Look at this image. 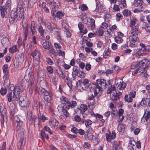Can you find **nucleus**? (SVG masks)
<instances>
[{"label": "nucleus", "instance_id": "nucleus-1", "mask_svg": "<svg viewBox=\"0 0 150 150\" xmlns=\"http://www.w3.org/2000/svg\"><path fill=\"white\" fill-rule=\"evenodd\" d=\"M61 102L62 104L59 105L57 107L59 111L62 112L65 109L63 104H64L65 108L68 110L70 108H73L76 105V101H71L66 97L62 96L60 98Z\"/></svg>", "mask_w": 150, "mask_h": 150}, {"label": "nucleus", "instance_id": "nucleus-2", "mask_svg": "<svg viewBox=\"0 0 150 150\" xmlns=\"http://www.w3.org/2000/svg\"><path fill=\"white\" fill-rule=\"evenodd\" d=\"M25 88V87L21 84L20 85L16 84L15 87L12 84L10 85L9 88L11 90L13 89V98L15 100L17 101L20 98V92H23Z\"/></svg>", "mask_w": 150, "mask_h": 150}, {"label": "nucleus", "instance_id": "nucleus-3", "mask_svg": "<svg viewBox=\"0 0 150 150\" xmlns=\"http://www.w3.org/2000/svg\"><path fill=\"white\" fill-rule=\"evenodd\" d=\"M23 11L16 9H14L11 11L9 21L10 23H12L20 20L23 15Z\"/></svg>", "mask_w": 150, "mask_h": 150}, {"label": "nucleus", "instance_id": "nucleus-4", "mask_svg": "<svg viewBox=\"0 0 150 150\" xmlns=\"http://www.w3.org/2000/svg\"><path fill=\"white\" fill-rule=\"evenodd\" d=\"M130 35L129 37V40L130 42V46H133L134 45V43H135L137 39H138V33L139 31L138 29V27L136 26L131 29L130 31Z\"/></svg>", "mask_w": 150, "mask_h": 150}, {"label": "nucleus", "instance_id": "nucleus-5", "mask_svg": "<svg viewBox=\"0 0 150 150\" xmlns=\"http://www.w3.org/2000/svg\"><path fill=\"white\" fill-rule=\"evenodd\" d=\"M0 121L1 124L4 125L6 123L8 120L7 110L6 108L2 104H0Z\"/></svg>", "mask_w": 150, "mask_h": 150}, {"label": "nucleus", "instance_id": "nucleus-6", "mask_svg": "<svg viewBox=\"0 0 150 150\" xmlns=\"http://www.w3.org/2000/svg\"><path fill=\"white\" fill-rule=\"evenodd\" d=\"M24 60V54L19 53L16 54L13 62V65L15 67L18 68L21 66Z\"/></svg>", "mask_w": 150, "mask_h": 150}, {"label": "nucleus", "instance_id": "nucleus-7", "mask_svg": "<svg viewBox=\"0 0 150 150\" xmlns=\"http://www.w3.org/2000/svg\"><path fill=\"white\" fill-rule=\"evenodd\" d=\"M33 59V62L36 66L39 64L40 58L42 57V55L40 51L38 50L33 51L31 54Z\"/></svg>", "mask_w": 150, "mask_h": 150}, {"label": "nucleus", "instance_id": "nucleus-8", "mask_svg": "<svg viewBox=\"0 0 150 150\" xmlns=\"http://www.w3.org/2000/svg\"><path fill=\"white\" fill-rule=\"evenodd\" d=\"M11 5L1 6L0 8V13L2 18H6L8 17L11 10Z\"/></svg>", "mask_w": 150, "mask_h": 150}, {"label": "nucleus", "instance_id": "nucleus-9", "mask_svg": "<svg viewBox=\"0 0 150 150\" xmlns=\"http://www.w3.org/2000/svg\"><path fill=\"white\" fill-rule=\"evenodd\" d=\"M12 123L14 125H16V132L18 133L19 130L21 128L23 122L20 121L19 117L17 116H15L14 118L12 120Z\"/></svg>", "mask_w": 150, "mask_h": 150}, {"label": "nucleus", "instance_id": "nucleus-10", "mask_svg": "<svg viewBox=\"0 0 150 150\" xmlns=\"http://www.w3.org/2000/svg\"><path fill=\"white\" fill-rule=\"evenodd\" d=\"M116 134L115 130H113L111 133L109 131V133L105 134L106 141L108 142H111L112 140L114 139L115 138Z\"/></svg>", "mask_w": 150, "mask_h": 150}, {"label": "nucleus", "instance_id": "nucleus-11", "mask_svg": "<svg viewBox=\"0 0 150 150\" xmlns=\"http://www.w3.org/2000/svg\"><path fill=\"white\" fill-rule=\"evenodd\" d=\"M21 134L22 135L21 136L20 140L18 143V147L19 149H23L25 144V140H24V133L22 132Z\"/></svg>", "mask_w": 150, "mask_h": 150}, {"label": "nucleus", "instance_id": "nucleus-12", "mask_svg": "<svg viewBox=\"0 0 150 150\" xmlns=\"http://www.w3.org/2000/svg\"><path fill=\"white\" fill-rule=\"evenodd\" d=\"M97 83L98 85H100L99 86L101 88L105 89L108 86L106 81L103 79H98L96 80Z\"/></svg>", "mask_w": 150, "mask_h": 150}, {"label": "nucleus", "instance_id": "nucleus-13", "mask_svg": "<svg viewBox=\"0 0 150 150\" xmlns=\"http://www.w3.org/2000/svg\"><path fill=\"white\" fill-rule=\"evenodd\" d=\"M42 23L49 30L50 32L52 33L53 31V23H52L48 19L45 20L43 21Z\"/></svg>", "mask_w": 150, "mask_h": 150}, {"label": "nucleus", "instance_id": "nucleus-14", "mask_svg": "<svg viewBox=\"0 0 150 150\" xmlns=\"http://www.w3.org/2000/svg\"><path fill=\"white\" fill-rule=\"evenodd\" d=\"M79 83L78 86L80 88L83 89L84 87L86 88V86L89 83V80L87 79H83V80H78Z\"/></svg>", "mask_w": 150, "mask_h": 150}, {"label": "nucleus", "instance_id": "nucleus-15", "mask_svg": "<svg viewBox=\"0 0 150 150\" xmlns=\"http://www.w3.org/2000/svg\"><path fill=\"white\" fill-rule=\"evenodd\" d=\"M23 100H20L19 102V105L23 108H28L29 107L30 104V102L27 99L24 100L23 98Z\"/></svg>", "mask_w": 150, "mask_h": 150}, {"label": "nucleus", "instance_id": "nucleus-16", "mask_svg": "<svg viewBox=\"0 0 150 150\" xmlns=\"http://www.w3.org/2000/svg\"><path fill=\"white\" fill-rule=\"evenodd\" d=\"M89 19L86 23V24L92 30H93L95 28V21L91 18H89Z\"/></svg>", "mask_w": 150, "mask_h": 150}, {"label": "nucleus", "instance_id": "nucleus-17", "mask_svg": "<svg viewBox=\"0 0 150 150\" xmlns=\"http://www.w3.org/2000/svg\"><path fill=\"white\" fill-rule=\"evenodd\" d=\"M114 150H120L121 149L119 141L114 140L111 142Z\"/></svg>", "mask_w": 150, "mask_h": 150}, {"label": "nucleus", "instance_id": "nucleus-18", "mask_svg": "<svg viewBox=\"0 0 150 150\" xmlns=\"http://www.w3.org/2000/svg\"><path fill=\"white\" fill-rule=\"evenodd\" d=\"M144 114L141 118V122H144L146 120V121L148 120L149 119L150 117V111H148L146 113V115L144 117L146 113V110L144 109Z\"/></svg>", "mask_w": 150, "mask_h": 150}, {"label": "nucleus", "instance_id": "nucleus-19", "mask_svg": "<svg viewBox=\"0 0 150 150\" xmlns=\"http://www.w3.org/2000/svg\"><path fill=\"white\" fill-rule=\"evenodd\" d=\"M23 7H25V5L24 6L23 1V0H19L17 5V8L16 9L23 11Z\"/></svg>", "mask_w": 150, "mask_h": 150}, {"label": "nucleus", "instance_id": "nucleus-20", "mask_svg": "<svg viewBox=\"0 0 150 150\" xmlns=\"http://www.w3.org/2000/svg\"><path fill=\"white\" fill-rule=\"evenodd\" d=\"M98 98L96 99V98H95V95H94V96L93 94H91L90 96L88 95V100H91L93 99L94 100L93 102H92V103H91V102L88 103L89 107L90 105L91 106H93L95 104L94 103L95 102H97L98 101Z\"/></svg>", "mask_w": 150, "mask_h": 150}, {"label": "nucleus", "instance_id": "nucleus-21", "mask_svg": "<svg viewBox=\"0 0 150 150\" xmlns=\"http://www.w3.org/2000/svg\"><path fill=\"white\" fill-rule=\"evenodd\" d=\"M37 29L39 33L41 36H44L45 30L44 29L40 24H39L38 26Z\"/></svg>", "mask_w": 150, "mask_h": 150}, {"label": "nucleus", "instance_id": "nucleus-22", "mask_svg": "<svg viewBox=\"0 0 150 150\" xmlns=\"http://www.w3.org/2000/svg\"><path fill=\"white\" fill-rule=\"evenodd\" d=\"M137 21L136 18L134 17H132L130 19V26L131 28V29H132L135 26H137L138 27V29H139V26L137 25H135Z\"/></svg>", "mask_w": 150, "mask_h": 150}, {"label": "nucleus", "instance_id": "nucleus-23", "mask_svg": "<svg viewBox=\"0 0 150 150\" xmlns=\"http://www.w3.org/2000/svg\"><path fill=\"white\" fill-rule=\"evenodd\" d=\"M23 40L26 41L28 36V28L27 27H24L23 25Z\"/></svg>", "mask_w": 150, "mask_h": 150}, {"label": "nucleus", "instance_id": "nucleus-24", "mask_svg": "<svg viewBox=\"0 0 150 150\" xmlns=\"http://www.w3.org/2000/svg\"><path fill=\"white\" fill-rule=\"evenodd\" d=\"M102 89L100 86L98 85L94 89V94L95 95V98H98L100 94L99 93L100 91Z\"/></svg>", "mask_w": 150, "mask_h": 150}, {"label": "nucleus", "instance_id": "nucleus-25", "mask_svg": "<svg viewBox=\"0 0 150 150\" xmlns=\"http://www.w3.org/2000/svg\"><path fill=\"white\" fill-rule=\"evenodd\" d=\"M117 88L121 90H124L126 87V84L123 81L117 83Z\"/></svg>", "mask_w": 150, "mask_h": 150}, {"label": "nucleus", "instance_id": "nucleus-26", "mask_svg": "<svg viewBox=\"0 0 150 150\" xmlns=\"http://www.w3.org/2000/svg\"><path fill=\"white\" fill-rule=\"evenodd\" d=\"M118 4L119 7L121 8H124L126 6V0H117Z\"/></svg>", "mask_w": 150, "mask_h": 150}, {"label": "nucleus", "instance_id": "nucleus-27", "mask_svg": "<svg viewBox=\"0 0 150 150\" xmlns=\"http://www.w3.org/2000/svg\"><path fill=\"white\" fill-rule=\"evenodd\" d=\"M27 117L28 120L31 121L36 118V116L34 115L32 113V111L30 110L28 112Z\"/></svg>", "mask_w": 150, "mask_h": 150}, {"label": "nucleus", "instance_id": "nucleus-28", "mask_svg": "<svg viewBox=\"0 0 150 150\" xmlns=\"http://www.w3.org/2000/svg\"><path fill=\"white\" fill-rule=\"evenodd\" d=\"M146 51V48L139 49L135 54V56L138 58H139V56L142 55Z\"/></svg>", "mask_w": 150, "mask_h": 150}, {"label": "nucleus", "instance_id": "nucleus-29", "mask_svg": "<svg viewBox=\"0 0 150 150\" xmlns=\"http://www.w3.org/2000/svg\"><path fill=\"white\" fill-rule=\"evenodd\" d=\"M49 125L52 127H55L57 126L59 124L58 122L55 119L51 120L49 121Z\"/></svg>", "mask_w": 150, "mask_h": 150}, {"label": "nucleus", "instance_id": "nucleus-30", "mask_svg": "<svg viewBox=\"0 0 150 150\" xmlns=\"http://www.w3.org/2000/svg\"><path fill=\"white\" fill-rule=\"evenodd\" d=\"M120 97V94L119 93H117L116 91L113 93L112 96L111 97V99L112 100H117Z\"/></svg>", "mask_w": 150, "mask_h": 150}, {"label": "nucleus", "instance_id": "nucleus-31", "mask_svg": "<svg viewBox=\"0 0 150 150\" xmlns=\"http://www.w3.org/2000/svg\"><path fill=\"white\" fill-rule=\"evenodd\" d=\"M143 4V1L142 0H135L134 1L133 5L135 6H141Z\"/></svg>", "mask_w": 150, "mask_h": 150}, {"label": "nucleus", "instance_id": "nucleus-32", "mask_svg": "<svg viewBox=\"0 0 150 150\" xmlns=\"http://www.w3.org/2000/svg\"><path fill=\"white\" fill-rule=\"evenodd\" d=\"M147 60L148 59L146 58H144L142 60L139 62L137 63V64H138V66L139 69L142 68L143 66L145 65V62L147 61Z\"/></svg>", "mask_w": 150, "mask_h": 150}, {"label": "nucleus", "instance_id": "nucleus-33", "mask_svg": "<svg viewBox=\"0 0 150 150\" xmlns=\"http://www.w3.org/2000/svg\"><path fill=\"white\" fill-rule=\"evenodd\" d=\"M79 71V70L78 69V67L76 66H74L73 69V72H72V76H74L78 75V74Z\"/></svg>", "mask_w": 150, "mask_h": 150}, {"label": "nucleus", "instance_id": "nucleus-34", "mask_svg": "<svg viewBox=\"0 0 150 150\" xmlns=\"http://www.w3.org/2000/svg\"><path fill=\"white\" fill-rule=\"evenodd\" d=\"M79 109L81 110L80 112L82 114L87 110V106L84 104H81Z\"/></svg>", "mask_w": 150, "mask_h": 150}, {"label": "nucleus", "instance_id": "nucleus-35", "mask_svg": "<svg viewBox=\"0 0 150 150\" xmlns=\"http://www.w3.org/2000/svg\"><path fill=\"white\" fill-rule=\"evenodd\" d=\"M10 90L9 91L8 93L7 94V99L8 100L9 102H11L12 101V98L13 96H12V92H13V89H12V90H11L10 89ZM13 100H15L14 99Z\"/></svg>", "mask_w": 150, "mask_h": 150}, {"label": "nucleus", "instance_id": "nucleus-36", "mask_svg": "<svg viewBox=\"0 0 150 150\" xmlns=\"http://www.w3.org/2000/svg\"><path fill=\"white\" fill-rule=\"evenodd\" d=\"M117 130L121 134H122L125 131V128L124 126L122 124H120L117 127Z\"/></svg>", "mask_w": 150, "mask_h": 150}, {"label": "nucleus", "instance_id": "nucleus-37", "mask_svg": "<svg viewBox=\"0 0 150 150\" xmlns=\"http://www.w3.org/2000/svg\"><path fill=\"white\" fill-rule=\"evenodd\" d=\"M112 18V16L109 12H105L104 18L105 21H108Z\"/></svg>", "mask_w": 150, "mask_h": 150}, {"label": "nucleus", "instance_id": "nucleus-38", "mask_svg": "<svg viewBox=\"0 0 150 150\" xmlns=\"http://www.w3.org/2000/svg\"><path fill=\"white\" fill-rule=\"evenodd\" d=\"M52 94H49L47 96H44V99L45 101L48 102H50L52 100Z\"/></svg>", "mask_w": 150, "mask_h": 150}, {"label": "nucleus", "instance_id": "nucleus-39", "mask_svg": "<svg viewBox=\"0 0 150 150\" xmlns=\"http://www.w3.org/2000/svg\"><path fill=\"white\" fill-rule=\"evenodd\" d=\"M114 40L115 42L118 44L122 43L123 41L122 38L119 36L115 37Z\"/></svg>", "mask_w": 150, "mask_h": 150}, {"label": "nucleus", "instance_id": "nucleus-40", "mask_svg": "<svg viewBox=\"0 0 150 150\" xmlns=\"http://www.w3.org/2000/svg\"><path fill=\"white\" fill-rule=\"evenodd\" d=\"M140 105L142 107H146L147 106V102L145 98H143L140 102Z\"/></svg>", "mask_w": 150, "mask_h": 150}, {"label": "nucleus", "instance_id": "nucleus-41", "mask_svg": "<svg viewBox=\"0 0 150 150\" xmlns=\"http://www.w3.org/2000/svg\"><path fill=\"white\" fill-rule=\"evenodd\" d=\"M124 16L128 17L130 16L131 14V12L128 9H125L122 12Z\"/></svg>", "mask_w": 150, "mask_h": 150}, {"label": "nucleus", "instance_id": "nucleus-42", "mask_svg": "<svg viewBox=\"0 0 150 150\" xmlns=\"http://www.w3.org/2000/svg\"><path fill=\"white\" fill-rule=\"evenodd\" d=\"M115 89V87L114 86L111 85L109 86L108 89L107 91V93L108 94L110 93L112 91Z\"/></svg>", "mask_w": 150, "mask_h": 150}, {"label": "nucleus", "instance_id": "nucleus-43", "mask_svg": "<svg viewBox=\"0 0 150 150\" xmlns=\"http://www.w3.org/2000/svg\"><path fill=\"white\" fill-rule=\"evenodd\" d=\"M40 135L41 137V139L43 141H45V138L46 137V134L45 133V130L42 129L41 130Z\"/></svg>", "mask_w": 150, "mask_h": 150}, {"label": "nucleus", "instance_id": "nucleus-44", "mask_svg": "<svg viewBox=\"0 0 150 150\" xmlns=\"http://www.w3.org/2000/svg\"><path fill=\"white\" fill-rule=\"evenodd\" d=\"M105 10V8H103V6H101L98 7V9L96 10V11L98 13V14H100L104 12Z\"/></svg>", "mask_w": 150, "mask_h": 150}, {"label": "nucleus", "instance_id": "nucleus-45", "mask_svg": "<svg viewBox=\"0 0 150 150\" xmlns=\"http://www.w3.org/2000/svg\"><path fill=\"white\" fill-rule=\"evenodd\" d=\"M17 46L14 45L9 49V51L11 54L17 51Z\"/></svg>", "mask_w": 150, "mask_h": 150}, {"label": "nucleus", "instance_id": "nucleus-46", "mask_svg": "<svg viewBox=\"0 0 150 150\" xmlns=\"http://www.w3.org/2000/svg\"><path fill=\"white\" fill-rule=\"evenodd\" d=\"M31 121L34 123V125H40V119L39 118H37V117L36 116V118L33 120H32Z\"/></svg>", "mask_w": 150, "mask_h": 150}, {"label": "nucleus", "instance_id": "nucleus-47", "mask_svg": "<svg viewBox=\"0 0 150 150\" xmlns=\"http://www.w3.org/2000/svg\"><path fill=\"white\" fill-rule=\"evenodd\" d=\"M127 94L124 97L125 100V102L128 103L131 102L132 101V98L130 96H129Z\"/></svg>", "mask_w": 150, "mask_h": 150}, {"label": "nucleus", "instance_id": "nucleus-48", "mask_svg": "<svg viewBox=\"0 0 150 150\" xmlns=\"http://www.w3.org/2000/svg\"><path fill=\"white\" fill-rule=\"evenodd\" d=\"M42 46L45 49H49L50 47L49 42L47 41H45L42 44Z\"/></svg>", "mask_w": 150, "mask_h": 150}, {"label": "nucleus", "instance_id": "nucleus-49", "mask_svg": "<svg viewBox=\"0 0 150 150\" xmlns=\"http://www.w3.org/2000/svg\"><path fill=\"white\" fill-rule=\"evenodd\" d=\"M64 16V13L61 11H58L56 13V17H57L59 19L62 18V17Z\"/></svg>", "mask_w": 150, "mask_h": 150}, {"label": "nucleus", "instance_id": "nucleus-50", "mask_svg": "<svg viewBox=\"0 0 150 150\" xmlns=\"http://www.w3.org/2000/svg\"><path fill=\"white\" fill-rule=\"evenodd\" d=\"M56 75L52 76V77L51 79L54 85H56L57 84L58 81V78H57Z\"/></svg>", "mask_w": 150, "mask_h": 150}, {"label": "nucleus", "instance_id": "nucleus-51", "mask_svg": "<svg viewBox=\"0 0 150 150\" xmlns=\"http://www.w3.org/2000/svg\"><path fill=\"white\" fill-rule=\"evenodd\" d=\"M37 28V23L35 21H31L29 28L36 29Z\"/></svg>", "mask_w": 150, "mask_h": 150}, {"label": "nucleus", "instance_id": "nucleus-52", "mask_svg": "<svg viewBox=\"0 0 150 150\" xmlns=\"http://www.w3.org/2000/svg\"><path fill=\"white\" fill-rule=\"evenodd\" d=\"M29 34V35L31 36L35 35L37 33L36 29L30 28Z\"/></svg>", "mask_w": 150, "mask_h": 150}, {"label": "nucleus", "instance_id": "nucleus-53", "mask_svg": "<svg viewBox=\"0 0 150 150\" xmlns=\"http://www.w3.org/2000/svg\"><path fill=\"white\" fill-rule=\"evenodd\" d=\"M136 94V91L132 90L129 92V96H130L132 98H134L135 97Z\"/></svg>", "mask_w": 150, "mask_h": 150}, {"label": "nucleus", "instance_id": "nucleus-54", "mask_svg": "<svg viewBox=\"0 0 150 150\" xmlns=\"http://www.w3.org/2000/svg\"><path fill=\"white\" fill-rule=\"evenodd\" d=\"M46 62L50 65H52L54 64V62L52 59L49 57H46Z\"/></svg>", "mask_w": 150, "mask_h": 150}, {"label": "nucleus", "instance_id": "nucleus-55", "mask_svg": "<svg viewBox=\"0 0 150 150\" xmlns=\"http://www.w3.org/2000/svg\"><path fill=\"white\" fill-rule=\"evenodd\" d=\"M83 148L88 149L91 147V145L88 142H85L83 145Z\"/></svg>", "mask_w": 150, "mask_h": 150}, {"label": "nucleus", "instance_id": "nucleus-56", "mask_svg": "<svg viewBox=\"0 0 150 150\" xmlns=\"http://www.w3.org/2000/svg\"><path fill=\"white\" fill-rule=\"evenodd\" d=\"M103 30L101 29H99L96 31V35L101 36L103 35Z\"/></svg>", "mask_w": 150, "mask_h": 150}, {"label": "nucleus", "instance_id": "nucleus-57", "mask_svg": "<svg viewBox=\"0 0 150 150\" xmlns=\"http://www.w3.org/2000/svg\"><path fill=\"white\" fill-rule=\"evenodd\" d=\"M92 123V122L90 120L87 119L86 120V122L85 123V125L87 127L89 128L90 125Z\"/></svg>", "mask_w": 150, "mask_h": 150}, {"label": "nucleus", "instance_id": "nucleus-58", "mask_svg": "<svg viewBox=\"0 0 150 150\" xmlns=\"http://www.w3.org/2000/svg\"><path fill=\"white\" fill-rule=\"evenodd\" d=\"M46 69L47 72L50 74H52L53 72V69L51 66H47V67Z\"/></svg>", "mask_w": 150, "mask_h": 150}, {"label": "nucleus", "instance_id": "nucleus-59", "mask_svg": "<svg viewBox=\"0 0 150 150\" xmlns=\"http://www.w3.org/2000/svg\"><path fill=\"white\" fill-rule=\"evenodd\" d=\"M131 69H139L138 64L137 63H133L132 64L131 66Z\"/></svg>", "mask_w": 150, "mask_h": 150}, {"label": "nucleus", "instance_id": "nucleus-60", "mask_svg": "<svg viewBox=\"0 0 150 150\" xmlns=\"http://www.w3.org/2000/svg\"><path fill=\"white\" fill-rule=\"evenodd\" d=\"M0 92L2 95H5L7 92V89L5 88H2L0 90Z\"/></svg>", "mask_w": 150, "mask_h": 150}, {"label": "nucleus", "instance_id": "nucleus-61", "mask_svg": "<svg viewBox=\"0 0 150 150\" xmlns=\"http://www.w3.org/2000/svg\"><path fill=\"white\" fill-rule=\"evenodd\" d=\"M62 112L63 114L64 115L66 118L69 117V112L66 109H65Z\"/></svg>", "mask_w": 150, "mask_h": 150}, {"label": "nucleus", "instance_id": "nucleus-62", "mask_svg": "<svg viewBox=\"0 0 150 150\" xmlns=\"http://www.w3.org/2000/svg\"><path fill=\"white\" fill-rule=\"evenodd\" d=\"M88 39V37L86 38L85 39L84 38L83 39L84 40H85V41H86V45L88 47H91L93 46V44L91 42H89L87 41V40Z\"/></svg>", "mask_w": 150, "mask_h": 150}, {"label": "nucleus", "instance_id": "nucleus-63", "mask_svg": "<svg viewBox=\"0 0 150 150\" xmlns=\"http://www.w3.org/2000/svg\"><path fill=\"white\" fill-rule=\"evenodd\" d=\"M135 142L134 139L129 141L128 146L134 147L135 146Z\"/></svg>", "mask_w": 150, "mask_h": 150}, {"label": "nucleus", "instance_id": "nucleus-64", "mask_svg": "<svg viewBox=\"0 0 150 150\" xmlns=\"http://www.w3.org/2000/svg\"><path fill=\"white\" fill-rule=\"evenodd\" d=\"M109 107L112 111H115L116 110V108L114 106V104L112 103H110V104Z\"/></svg>", "mask_w": 150, "mask_h": 150}]
</instances>
